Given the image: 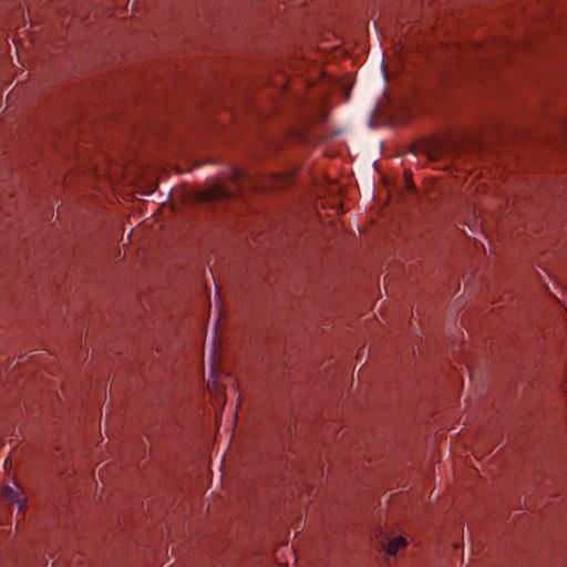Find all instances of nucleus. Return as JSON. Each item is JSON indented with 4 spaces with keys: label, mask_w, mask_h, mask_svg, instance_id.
<instances>
[{
    "label": "nucleus",
    "mask_w": 567,
    "mask_h": 567,
    "mask_svg": "<svg viewBox=\"0 0 567 567\" xmlns=\"http://www.w3.org/2000/svg\"><path fill=\"white\" fill-rule=\"evenodd\" d=\"M2 495L12 504H17L19 511H22L25 505V499L22 498L19 492L12 486H6L2 491Z\"/></svg>",
    "instance_id": "obj_2"
},
{
    "label": "nucleus",
    "mask_w": 567,
    "mask_h": 567,
    "mask_svg": "<svg viewBox=\"0 0 567 567\" xmlns=\"http://www.w3.org/2000/svg\"><path fill=\"white\" fill-rule=\"evenodd\" d=\"M406 546V540L402 536H396L390 539L385 545L384 549L389 555H395L400 549Z\"/></svg>",
    "instance_id": "obj_3"
},
{
    "label": "nucleus",
    "mask_w": 567,
    "mask_h": 567,
    "mask_svg": "<svg viewBox=\"0 0 567 567\" xmlns=\"http://www.w3.org/2000/svg\"><path fill=\"white\" fill-rule=\"evenodd\" d=\"M275 182L272 184L274 187L280 188L285 187L289 184L290 179L292 178L291 173H278L274 176Z\"/></svg>",
    "instance_id": "obj_4"
},
{
    "label": "nucleus",
    "mask_w": 567,
    "mask_h": 567,
    "mask_svg": "<svg viewBox=\"0 0 567 567\" xmlns=\"http://www.w3.org/2000/svg\"><path fill=\"white\" fill-rule=\"evenodd\" d=\"M228 196H229L228 190L220 183H215L212 186L199 190L197 194V198L200 202L217 200V199L226 198Z\"/></svg>",
    "instance_id": "obj_1"
}]
</instances>
